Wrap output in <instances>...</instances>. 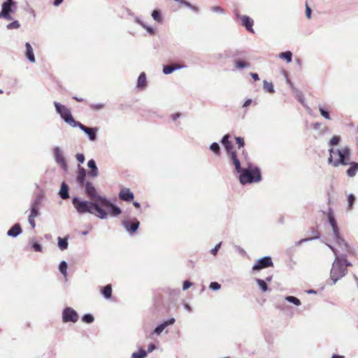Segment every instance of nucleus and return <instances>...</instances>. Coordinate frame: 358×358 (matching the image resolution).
Listing matches in <instances>:
<instances>
[{"label": "nucleus", "instance_id": "1", "mask_svg": "<svg viewBox=\"0 0 358 358\" xmlns=\"http://www.w3.org/2000/svg\"><path fill=\"white\" fill-rule=\"evenodd\" d=\"M72 203L76 210L80 214L89 213L94 214L101 219L106 218L108 215H110L107 209L93 201H82L76 197L73 199Z\"/></svg>", "mask_w": 358, "mask_h": 358}, {"label": "nucleus", "instance_id": "2", "mask_svg": "<svg viewBox=\"0 0 358 358\" xmlns=\"http://www.w3.org/2000/svg\"><path fill=\"white\" fill-rule=\"evenodd\" d=\"M83 187H85V192L91 201L101 204V206H103L104 208L107 209L110 215L117 216L121 213L120 208L113 205L106 198L98 195L96 190L92 182H86Z\"/></svg>", "mask_w": 358, "mask_h": 358}, {"label": "nucleus", "instance_id": "3", "mask_svg": "<svg viewBox=\"0 0 358 358\" xmlns=\"http://www.w3.org/2000/svg\"><path fill=\"white\" fill-rule=\"evenodd\" d=\"M331 250L336 256L334 262L333 263L331 269V278L336 282L338 279L344 276L346 273L347 268L351 266V264L348 262L345 257H338V251L332 246L328 245Z\"/></svg>", "mask_w": 358, "mask_h": 358}, {"label": "nucleus", "instance_id": "4", "mask_svg": "<svg viewBox=\"0 0 358 358\" xmlns=\"http://www.w3.org/2000/svg\"><path fill=\"white\" fill-rule=\"evenodd\" d=\"M330 157L329 162L332 164L334 166H338L340 164L346 166L348 165L350 159V150L348 147H344L336 151L331 148L329 150Z\"/></svg>", "mask_w": 358, "mask_h": 358}, {"label": "nucleus", "instance_id": "5", "mask_svg": "<svg viewBox=\"0 0 358 358\" xmlns=\"http://www.w3.org/2000/svg\"><path fill=\"white\" fill-rule=\"evenodd\" d=\"M328 220H329V224L331 226L334 238H335L336 243L340 246V248L342 249V250L343 252H348L349 251L348 246L347 243L345 242L344 239L341 236L336 221L332 214L329 213L328 215Z\"/></svg>", "mask_w": 358, "mask_h": 358}, {"label": "nucleus", "instance_id": "6", "mask_svg": "<svg viewBox=\"0 0 358 358\" xmlns=\"http://www.w3.org/2000/svg\"><path fill=\"white\" fill-rule=\"evenodd\" d=\"M222 143L224 146L227 153L230 155V158L235 166V168L238 172L241 171V166L239 159L237 157L236 152L233 150V145L231 142L229 141V135L226 134L222 139Z\"/></svg>", "mask_w": 358, "mask_h": 358}, {"label": "nucleus", "instance_id": "7", "mask_svg": "<svg viewBox=\"0 0 358 358\" xmlns=\"http://www.w3.org/2000/svg\"><path fill=\"white\" fill-rule=\"evenodd\" d=\"M260 179V171L257 168L254 169H244L240 176V182L242 184L258 182Z\"/></svg>", "mask_w": 358, "mask_h": 358}, {"label": "nucleus", "instance_id": "8", "mask_svg": "<svg viewBox=\"0 0 358 358\" xmlns=\"http://www.w3.org/2000/svg\"><path fill=\"white\" fill-rule=\"evenodd\" d=\"M55 106L57 112L61 115L62 118L71 126L76 127L79 122L76 121L72 117L71 110L64 105L58 102H55Z\"/></svg>", "mask_w": 358, "mask_h": 358}, {"label": "nucleus", "instance_id": "9", "mask_svg": "<svg viewBox=\"0 0 358 358\" xmlns=\"http://www.w3.org/2000/svg\"><path fill=\"white\" fill-rule=\"evenodd\" d=\"M235 15L236 19L241 20L242 26H244L248 31L254 33V30L252 29L254 21L250 17L247 15H241L238 10H235Z\"/></svg>", "mask_w": 358, "mask_h": 358}, {"label": "nucleus", "instance_id": "10", "mask_svg": "<svg viewBox=\"0 0 358 358\" xmlns=\"http://www.w3.org/2000/svg\"><path fill=\"white\" fill-rule=\"evenodd\" d=\"M62 318L64 322H76L78 320V315L71 308H66L63 310Z\"/></svg>", "mask_w": 358, "mask_h": 358}, {"label": "nucleus", "instance_id": "11", "mask_svg": "<svg viewBox=\"0 0 358 358\" xmlns=\"http://www.w3.org/2000/svg\"><path fill=\"white\" fill-rule=\"evenodd\" d=\"M270 266H273V262L270 257H264L256 262V264L253 266V271H259L261 269L268 268Z\"/></svg>", "mask_w": 358, "mask_h": 358}, {"label": "nucleus", "instance_id": "12", "mask_svg": "<svg viewBox=\"0 0 358 358\" xmlns=\"http://www.w3.org/2000/svg\"><path fill=\"white\" fill-rule=\"evenodd\" d=\"M77 127H79L81 130H83L85 134H87L89 136L90 141H95L96 138V131H98L97 128H90L87 127L80 122L77 124Z\"/></svg>", "mask_w": 358, "mask_h": 358}, {"label": "nucleus", "instance_id": "13", "mask_svg": "<svg viewBox=\"0 0 358 358\" xmlns=\"http://www.w3.org/2000/svg\"><path fill=\"white\" fill-rule=\"evenodd\" d=\"M54 155L56 162L59 164V166L62 168H63L64 170H66L67 164L65 158L63 156L62 152L59 148H55L54 149Z\"/></svg>", "mask_w": 358, "mask_h": 358}, {"label": "nucleus", "instance_id": "14", "mask_svg": "<svg viewBox=\"0 0 358 358\" xmlns=\"http://www.w3.org/2000/svg\"><path fill=\"white\" fill-rule=\"evenodd\" d=\"M122 224L127 231L133 234L137 231L140 223L137 220L135 219L132 222H130L129 220H124L122 222Z\"/></svg>", "mask_w": 358, "mask_h": 358}, {"label": "nucleus", "instance_id": "15", "mask_svg": "<svg viewBox=\"0 0 358 358\" xmlns=\"http://www.w3.org/2000/svg\"><path fill=\"white\" fill-rule=\"evenodd\" d=\"M119 196L120 199L126 201H130L134 199L133 193L127 188L121 189Z\"/></svg>", "mask_w": 358, "mask_h": 358}, {"label": "nucleus", "instance_id": "16", "mask_svg": "<svg viewBox=\"0 0 358 358\" xmlns=\"http://www.w3.org/2000/svg\"><path fill=\"white\" fill-rule=\"evenodd\" d=\"M86 176V171L83 167H81L80 165L78 166V171L77 173L76 180L77 182L81 187H83L85 183Z\"/></svg>", "mask_w": 358, "mask_h": 358}, {"label": "nucleus", "instance_id": "17", "mask_svg": "<svg viewBox=\"0 0 358 358\" xmlns=\"http://www.w3.org/2000/svg\"><path fill=\"white\" fill-rule=\"evenodd\" d=\"M174 322V318H171L164 322L162 324H159L155 328V329L154 330V333L157 335H159L167 326L173 324Z\"/></svg>", "mask_w": 358, "mask_h": 358}, {"label": "nucleus", "instance_id": "18", "mask_svg": "<svg viewBox=\"0 0 358 358\" xmlns=\"http://www.w3.org/2000/svg\"><path fill=\"white\" fill-rule=\"evenodd\" d=\"M88 167L91 169L88 172V175L92 178H95L98 176V169L96 166L95 161L94 159H90L87 163Z\"/></svg>", "mask_w": 358, "mask_h": 358}, {"label": "nucleus", "instance_id": "19", "mask_svg": "<svg viewBox=\"0 0 358 358\" xmlns=\"http://www.w3.org/2000/svg\"><path fill=\"white\" fill-rule=\"evenodd\" d=\"M183 66V65L179 64L166 65L163 67V72L164 74H169L171 73L174 70L181 69Z\"/></svg>", "mask_w": 358, "mask_h": 358}, {"label": "nucleus", "instance_id": "20", "mask_svg": "<svg viewBox=\"0 0 358 358\" xmlns=\"http://www.w3.org/2000/svg\"><path fill=\"white\" fill-rule=\"evenodd\" d=\"M350 166L347 170V174L350 177H354L356 173L358 172V163L357 162H349L348 164Z\"/></svg>", "mask_w": 358, "mask_h": 358}, {"label": "nucleus", "instance_id": "21", "mask_svg": "<svg viewBox=\"0 0 358 358\" xmlns=\"http://www.w3.org/2000/svg\"><path fill=\"white\" fill-rule=\"evenodd\" d=\"M22 232V229L19 224H15L8 231L7 234L9 236L15 237Z\"/></svg>", "mask_w": 358, "mask_h": 358}, {"label": "nucleus", "instance_id": "22", "mask_svg": "<svg viewBox=\"0 0 358 358\" xmlns=\"http://www.w3.org/2000/svg\"><path fill=\"white\" fill-rule=\"evenodd\" d=\"M147 85L146 76L144 72L141 73L138 78L137 87L143 90Z\"/></svg>", "mask_w": 358, "mask_h": 358}, {"label": "nucleus", "instance_id": "23", "mask_svg": "<svg viewBox=\"0 0 358 358\" xmlns=\"http://www.w3.org/2000/svg\"><path fill=\"white\" fill-rule=\"evenodd\" d=\"M26 56L31 62H35V57L33 51V48L30 43H27L26 45Z\"/></svg>", "mask_w": 358, "mask_h": 358}, {"label": "nucleus", "instance_id": "24", "mask_svg": "<svg viewBox=\"0 0 358 358\" xmlns=\"http://www.w3.org/2000/svg\"><path fill=\"white\" fill-rule=\"evenodd\" d=\"M59 195L62 199H66L69 197V187L65 182H62L59 190Z\"/></svg>", "mask_w": 358, "mask_h": 358}, {"label": "nucleus", "instance_id": "25", "mask_svg": "<svg viewBox=\"0 0 358 358\" xmlns=\"http://www.w3.org/2000/svg\"><path fill=\"white\" fill-rule=\"evenodd\" d=\"M101 294L103 295V296L106 299H110L111 296H112V286H111V285H107L104 286L101 289Z\"/></svg>", "mask_w": 358, "mask_h": 358}, {"label": "nucleus", "instance_id": "26", "mask_svg": "<svg viewBox=\"0 0 358 358\" xmlns=\"http://www.w3.org/2000/svg\"><path fill=\"white\" fill-rule=\"evenodd\" d=\"M13 3L12 0H7V1L4 2L2 5L1 14H7V13H10L11 6Z\"/></svg>", "mask_w": 358, "mask_h": 358}, {"label": "nucleus", "instance_id": "27", "mask_svg": "<svg viewBox=\"0 0 358 358\" xmlns=\"http://www.w3.org/2000/svg\"><path fill=\"white\" fill-rule=\"evenodd\" d=\"M38 209H39L38 203L37 202L34 203L31 206V213L29 215V217H37L39 214Z\"/></svg>", "mask_w": 358, "mask_h": 358}, {"label": "nucleus", "instance_id": "28", "mask_svg": "<svg viewBox=\"0 0 358 358\" xmlns=\"http://www.w3.org/2000/svg\"><path fill=\"white\" fill-rule=\"evenodd\" d=\"M279 57L280 58L285 59L287 62L289 63L292 62V53L290 51L281 52Z\"/></svg>", "mask_w": 358, "mask_h": 358}, {"label": "nucleus", "instance_id": "29", "mask_svg": "<svg viewBox=\"0 0 358 358\" xmlns=\"http://www.w3.org/2000/svg\"><path fill=\"white\" fill-rule=\"evenodd\" d=\"M146 356V351L141 349L138 352H134L131 355V358H144Z\"/></svg>", "mask_w": 358, "mask_h": 358}, {"label": "nucleus", "instance_id": "30", "mask_svg": "<svg viewBox=\"0 0 358 358\" xmlns=\"http://www.w3.org/2000/svg\"><path fill=\"white\" fill-rule=\"evenodd\" d=\"M58 246L62 250H66L68 247L67 240L59 238Z\"/></svg>", "mask_w": 358, "mask_h": 358}, {"label": "nucleus", "instance_id": "31", "mask_svg": "<svg viewBox=\"0 0 358 358\" xmlns=\"http://www.w3.org/2000/svg\"><path fill=\"white\" fill-rule=\"evenodd\" d=\"M264 90L269 93L274 92L273 84L266 81L264 82Z\"/></svg>", "mask_w": 358, "mask_h": 358}, {"label": "nucleus", "instance_id": "32", "mask_svg": "<svg viewBox=\"0 0 358 358\" xmlns=\"http://www.w3.org/2000/svg\"><path fill=\"white\" fill-rule=\"evenodd\" d=\"M235 64H236V67L239 69L250 66L249 63L245 62L244 61H241V60H236Z\"/></svg>", "mask_w": 358, "mask_h": 358}, {"label": "nucleus", "instance_id": "33", "mask_svg": "<svg viewBox=\"0 0 358 358\" xmlns=\"http://www.w3.org/2000/svg\"><path fill=\"white\" fill-rule=\"evenodd\" d=\"M256 282L263 292H266L268 290V286L264 280L261 279H257Z\"/></svg>", "mask_w": 358, "mask_h": 358}, {"label": "nucleus", "instance_id": "34", "mask_svg": "<svg viewBox=\"0 0 358 358\" xmlns=\"http://www.w3.org/2000/svg\"><path fill=\"white\" fill-rule=\"evenodd\" d=\"M355 201V197L353 194H350L348 196V206L347 208L348 210H350L352 208Z\"/></svg>", "mask_w": 358, "mask_h": 358}, {"label": "nucleus", "instance_id": "35", "mask_svg": "<svg viewBox=\"0 0 358 358\" xmlns=\"http://www.w3.org/2000/svg\"><path fill=\"white\" fill-rule=\"evenodd\" d=\"M210 150L217 155L220 153V145L217 143H213L210 147Z\"/></svg>", "mask_w": 358, "mask_h": 358}, {"label": "nucleus", "instance_id": "36", "mask_svg": "<svg viewBox=\"0 0 358 358\" xmlns=\"http://www.w3.org/2000/svg\"><path fill=\"white\" fill-rule=\"evenodd\" d=\"M59 271L64 275L66 276V271H67V264L66 262L63 261L59 264Z\"/></svg>", "mask_w": 358, "mask_h": 358}, {"label": "nucleus", "instance_id": "37", "mask_svg": "<svg viewBox=\"0 0 358 358\" xmlns=\"http://www.w3.org/2000/svg\"><path fill=\"white\" fill-rule=\"evenodd\" d=\"M285 300H287L289 302L293 303L296 306H299L301 304L300 300L294 296H287L285 298Z\"/></svg>", "mask_w": 358, "mask_h": 358}, {"label": "nucleus", "instance_id": "38", "mask_svg": "<svg viewBox=\"0 0 358 358\" xmlns=\"http://www.w3.org/2000/svg\"><path fill=\"white\" fill-rule=\"evenodd\" d=\"M152 16L155 20L159 22L162 21L161 13L159 10H155L152 13Z\"/></svg>", "mask_w": 358, "mask_h": 358}, {"label": "nucleus", "instance_id": "39", "mask_svg": "<svg viewBox=\"0 0 358 358\" xmlns=\"http://www.w3.org/2000/svg\"><path fill=\"white\" fill-rule=\"evenodd\" d=\"M319 110L320 112L321 115L324 117L326 120H331L330 115L328 111H327L323 107L320 106Z\"/></svg>", "mask_w": 358, "mask_h": 358}, {"label": "nucleus", "instance_id": "40", "mask_svg": "<svg viewBox=\"0 0 358 358\" xmlns=\"http://www.w3.org/2000/svg\"><path fill=\"white\" fill-rule=\"evenodd\" d=\"M82 320L85 323H92L94 321V317L92 315L87 314L83 317Z\"/></svg>", "mask_w": 358, "mask_h": 358}, {"label": "nucleus", "instance_id": "41", "mask_svg": "<svg viewBox=\"0 0 358 358\" xmlns=\"http://www.w3.org/2000/svg\"><path fill=\"white\" fill-rule=\"evenodd\" d=\"M20 26V23L18 22V21H14L10 24H8L7 25V28L8 29H17L19 28Z\"/></svg>", "mask_w": 358, "mask_h": 358}, {"label": "nucleus", "instance_id": "42", "mask_svg": "<svg viewBox=\"0 0 358 358\" xmlns=\"http://www.w3.org/2000/svg\"><path fill=\"white\" fill-rule=\"evenodd\" d=\"M236 142L238 145V148H241L244 146L245 142L244 139L241 137H236L235 138Z\"/></svg>", "mask_w": 358, "mask_h": 358}, {"label": "nucleus", "instance_id": "43", "mask_svg": "<svg viewBox=\"0 0 358 358\" xmlns=\"http://www.w3.org/2000/svg\"><path fill=\"white\" fill-rule=\"evenodd\" d=\"M340 141V137L338 136H333L330 140V145H338Z\"/></svg>", "mask_w": 358, "mask_h": 358}, {"label": "nucleus", "instance_id": "44", "mask_svg": "<svg viewBox=\"0 0 358 358\" xmlns=\"http://www.w3.org/2000/svg\"><path fill=\"white\" fill-rule=\"evenodd\" d=\"M210 288L214 290H217L220 288V285L218 282H213L210 285Z\"/></svg>", "mask_w": 358, "mask_h": 358}, {"label": "nucleus", "instance_id": "45", "mask_svg": "<svg viewBox=\"0 0 358 358\" xmlns=\"http://www.w3.org/2000/svg\"><path fill=\"white\" fill-rule=\"evenodd\" d=\"M104 105L103 103L90 105V108L94 110H100L102 109Z\"/></svg>", "mask_w": 358, "mask_h": 358}, {"label": "nucleus", "instance_id": "46", "mask_svg": "<svg viewBox=\"0 0 358 358\" xmlns=\"http://www.w3.org/2000/svg\"><path fill=\"white\" fill-rule=\"evenodd\" d=\"M76 159L80 163H83L85 161V156L83 154L78 153L76 155Z\"/></svg>", "mask_w": 358, "mask_h": 358}, {"label": "nucleus", "instance_id": "47", "mask_svg": "<svg viewBox=\"0 0 358 358\" xmlns=\"http://www.w3.org/2000/svg\"><path fill=\"white\" fill-rule=\"evenodd\" d=\"M221 243L217 244L213 249L211 250V254L216 255L218 250L220 248Z\"/></svg>", "mask_w": 358, "mask_h": 358}, {"label": "nucleus", "instance_id": "48", "mask_svg": "<svg viewBox=\"0 0 358 358\" xmlns=\"http://www.w3.org/2000/svg\"><path fill=\"white\" fill-rule=\"evenodd\" d=\"M306 17L310 19V17H311V9L308 6V5L306 3Z\"/></svg>", "mask_w": 358, "mask_h": 358}, {"label": "nucleus", "instance_id": "49", "mask_svg": "<svg viewBox=\"0 0 358 358\" xmlns=\"http://www.w3.org/2000/svg\"><path fill=\"white\" fill-rule=\"evenodd\" d=\"M192 282H190L189 281L186 280V281H185L183 282L182 288H183L184 290H186L187 289L190 287L192 286Z\"/></svg>", "mask_w": 358, "mask_h": 358}, {"label": "nucleus", "instance_id": "50", "mask_svg": "<svg viewBox=\"0 0 358 358\" xmlns=\"http://www.w3.org/2000/svg\"><path fill=\"white\" fill-rule=\"evenodd\" d=\"M296 99L301 103L304 104V99L301 93L296 95Z\"/></svg>", "mask_w": 358, "mask_h": 358}, {"label": "nucleus", "instance_id": "51", "mask_svg": "<svg viewBox=\"0 0 358 358\" xmlns=\"http://www.w3.org/2000/svg\"><path fill=\"white\" fill-rule=\"evenodd\" d=\"M34 218L35 217H29V222L30 224V225L31 226V227L34 229L36 226V223H35V220H34Z\"/></svg>", "mask_w": 358, "mask_h": 358}, {"label": "nucleus", "instance_id": "52", "mask_svg": "<svg viewBox=\"0 0 358 358\" xmlns=\"http://www.w3.org/2000/svg\"><path fill=\"white\" fill-rule=\"evenodd\" d=\"M34 250L37 252H41L42 250V248L41 246L38 244V243H35L34 245H33Z\"/></svg>", "mask_w": 358, "mask_h": 358}, {"label": "nucleus", "instance_id": "53", "mask_svg": "<svg viewBox=\"0 0 358 358\" xmlns=\"http://www.w3.org/2000/svg\"><path fill=\"white\" fill-rule=\"evenodd\" d=\"M2 15V17L5 18L6 20H12V17L10 14V13H7V14H1Z\"/></svg>", "mask_w": 358, "mask_h": 358}, {"label": "nucleus", "instance_id": "54", "mask_svg": "<svg viewBox=\"0 0 358 358\" xmlns=\"http://www.w3.org/2000/svg\"><path fill=\"white\" fill-rule=\"evenodd\" d=\"M250 76H252V78L255 80H259V76L257 73H250Z\"/></svg>", "mask_w": 358, "mask_h": 358}, {"label": "nucleus", "instance_id": "55", "mask_svg": "<svg viewBox=\"0 0 358 358\" xmlns=\"http://www.w3.org/2000/svg\"><path fill=\"white\" fill-rule=\"evenodd\" d=\"M252 103V100L251 99H248L245 101L244 104H243V107H247L248 106H250Z\"/></svg>", "mask_w": 358, "mask_h": 358}, {"label": "nucleus", "instance_id": "56", "mask_svg": "<svg viewBox=\"0 0 358 358\" xmlns=\"http://www.w3.org/2000/svg\"><path fill=\"white\" fill-rule=\"evenodd\" d=\"M155 349V345L153 343H152L148 347V352H152Z\"/></svg>", "mask_w": 358, "mask_h": 358}, {"label": "nucleus", "instance_id": "57", "mask_svg": "<svg viewBox=\"0 0 358 358\" xmlns=\"http://www.w3.org/2000/svg\"><path fill=\"white\" fill-rule=\"evenodd\" d=\"M213 10H215V11L223 12L222 8L221 7H220V6L214 7Z\"/></svg>", "mask_w": 358, "mask_h": 358}, {"label": "nucleus", "instance_id": "58", "mask_svg": "<svg viewBox=\"0 0 358 358\" xmlns=\"http://www.w3.org/2000/svg\"><path fill=\"white\" fill-rule=\"evenodd\" d=\"M64 0H55L54 2L55 6H59Z\"/></svg>", "mask_w": 358, "mask_h": 358}, {"label": "nucleus", "instance_id": "59", "mask_svg": "<svg viewBox=\"0 0 358 358\" xmlns=\"http://www.w3.org/2000/svg\"><path fill=\"white\" fill-rule=\"evenodd\" d=\"M147 30H148V31L149 33H150V34H154V30H153V29H152V28L148 27V28H147Z\"/></svg>", "mask_w": 358, "mask_h": 358}, {"label": "nucleus", "instance_id": "60", "mask_svg": "<svg viewBox=\"0 0 358 358\" xmlns=\"http://www.w3.org/2000/svg\"><path fill=\"white\" fill-rule=\"evenodd\" d=\"M74 99L78 102H82L84 101V99L82 98L74 97Z\"/></svg>", "mask_w": 358, "mask_h": 358}, {"label": "nucleus", "instance_id": "61", "mask_svg": "<svg viewBox=\"0 0 358 358\" xmlns=\"http://www.w3.org/2000/svg\"><path fill=\"white\" fill-rule=\"evenodd\" d=\"M331 358H343V356H341V355H334Z\"/></svg>", "mask_w": 358, "mask_h": 358}, {"label": "nucleus", "instance_id": "62", "mask_svg": "<svg viewBox=\"0 0 358 358\" xmlns=\"http://www.w3.org/2000/svg\"><path fill=\"white\" fill-rule=\"evenodd\" d=\"M134 206L136 208H139V207H140V204H139L138 202H134Z\"/></svg>", "mask_w": 358, "mask_h": 358}, {"label": "nucleus", "instance_id": "63", "mask_svg": "<svg viewBox=\"0 0 358 358\" xmlns=\"http://www.w3.org/2000/svg\"><path fill=\"white\" fill-rule=\"evenodd\" d=\"M311 239H312V238H306V239H302V240H301V241L299 242V243H302V242H303V241H308V240H311Z\"/></svg>", "mask_w": 358, "mask_h": 358}, {"label": "nucleus", "instance_id": "64", "mask_svg": "<svg viewBox=\"0 0 358 358\" xmlns=\"http://www.w3.org/2000/svg\"><path fill=\"white\" fill-rule=\"evenodd\" d=\"M271 277L266 278V281H271Z\"/></svg>", "mask_w": 358, "mask_h": 358}]
</instances>
